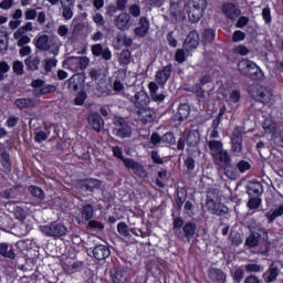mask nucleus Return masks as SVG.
Wrapping results in <instances>:
<instances>
[{"mask_svg": "<svg viewBox=\"0 0 283 283\" xmlns=\"http://www.w3.org/2000/svg\"><path fill=\"white\" fill-rule=\"evenodd\" d=\"M197 230L198 226L196 222L189 221L185 223L182 218H175L172 221V233L176 238H179V240H187V242H191V238L196 235Z\"/></svg>", "mask_w": 283, "mask_h": 283, "instance_id": "nucleus-1", "label": "nucleus"}, {"mask_svg": "<svg viewBox=\"0 0 283 283\" xmlns=\"http://www.w3.org/2000/svg\"><path fill=\"white\" fill-rule=\"evenodd\" d=\"M34 45L40 52H50L54 56H59L61 52V40L56 36L50 39L48 34L38 35L34 39Z\"/></svg>", "mask_w": 283, "mask_h": 283, "instance_id": "nucleus-2", "label": "nucleus"}, {"mask_svg": "<svg viewBox=\"0 0 283 283\" xmlns=\"http://www.w3.org/2000/svg\"><path fill=\"white\" fill-rule=\"evenodd\" d=\"M238 70L240 74L243 76H251V78H258L255 76H260V78H262V76H264V73H262L260 67H258V64L251 60H241L238 63Z\"/></svg>", "mask_w": 283, "mask_h": 283, "instance_id": "nucleus-3", "label": "nucleus"}, {"mask_svg": "<svg viewBox=\"0 0 283 283\" xmlns=\"http://www.w3.org/2000/svg\"><path fill=\"white\" fill-rule=\"evenodd\" d=\"M90 65V57L87 56H70L64 61V67L71 72H81L86 70Z\"/></svg>", "mask_w": 283, "mask_h": 283, "instance_id": "nucleus-4", "label": "nucleus"}, {"mask_svg": "<svg viewBox=\"0 0 283 283\" xmlns=\"http://www.w3.org/2000/svg\"><path fill=\"white\" fill-rule=\"evenodd\" d=\"M113 134L117 138H130L132 137V127L123 117L115 116L113 119Z\"/></svg>", "mask_w": 283, "mask_h": 283, "instance_id": "nucleus-5", "label": "nucleus"}, {"mask_svg": "<svg viewBox=\"0 0 283 283\" xmlns=\"http://www.w3.org/2000/svg\"><path fill=\"white\" fill-rule=\"evenodd\" d=\"M40 231L49 238H63V235L67 234V228L62 223L41 226Z\"/></svg>", "mask_w": 283, "mask_h": 283, "instance_id": "nucleus-6", "label": "nucleus"}, {"mask_svg": "<svg viewBox=\"0 0 283 283\" xmlns=\"http://www.w3.org/2000/svg\"><path fill=\"white\" fill-rule=\"evenodd\" d=\"M250 94L254 101L259 103H269L271 101V92L262 87L261 85H255L250 90Z\"/></svg>", "mask_w": 283, "mask_h": 283, "instance_id": "nucleus-7", "label": "nucleus"}, {"mask_svg": "<svg viewBox=\"0 0 283 283\" xmlns=\"http://www.w3.org/2000/svg\"><path fill=\"white\" fill-rule=\"evenodd\" d=\"M129 101L133 103L137 111L149 106L150 103L149 95L145 91L137 92L134 96L129 97Z\"/></svg>", "mask_w": 283, "mask_h": 283, "instance_id": "nucleus-8", "label": "nucleus"}, {"mask_svg": "<svg viewBox=\"0 0 283 283\" xmlns=\"http://www.w3.org/2000/svg\"><path fill=\"white\" fill-rule=\"evenodd\" d=\"M137 116L143 125H149L156 120V111L149 106H144L137 111Z\"/></svg>", "mask_w": 283, "mask_h": 283, "instance_id": "nucleus-9", "label": "nucleus"}, {"mask_svg": "<svg viewBox=\"0 0 283 283\" xmlns=\"http://www.w3.org/2000/svg\"><path fill=\"white\" fill-rule=\"evenodd\" d=\"M83 266L82 262L76 261L73 258H66L62 261V269L67 273L69 275H72L74 273H78L81 271V268Z\"/></svg>", "mask_w": 283, "mask_h": 283, "instance_id": "nucleus-10", "label": "nucleus"}, {"mask_svg": "<svg viewBox=\"0 0 283 283\" xmlns=\"http://www.w3.org/2000/svg\"><path fill=\"white\" fill-rule=\"evenodd\" d=\"M114 23L117 30H129V28H132V15L126 12L119 13L115 17Z\"/></svg>", "mask_w": 283, "mask_h": 283, "instance_id": "nucleus-11", "label": "nucleus"}, {"mask_svg": "<svg viewBox=\"0 0 283 283\" xmlns=\"http://www.w3.org/2000/svg\"><path fill=\"white\" fill-rule=\"evenodd\" d=\"M198 45H200V34L196 31H191L184 42V50H186V52H193Z\"/></svg>", "mask_w": 283, "mask_h": 283, "instance_id": "nucleus-12", "label": "nucleus"}, {"mask_svg": "<svg viewBox=\"0 0 283 283\" xmlns=\"http://www.w3.org/2000/svg\"><path fill=\"white\" fill-rule=\"evenodd\" d=\"M231 151L234 156L242 154V134L240 129H234L231 137Z\"/></svg>", "mask_w": 283, "mask_h": 283, "instance_id": "nucleus-13", "label": "nucleus"}, {"mask_svg": "<svg viewBox=\"0 0 283 283\" xmlns=\"http://www.w3.org/2000/svg\"><path fill=\"white\" fill-rule=\"evenodd\" d=\"M169 78H171V64L164 66L155 74V80L158 85H167V81H169Z\"/></svg>", "mask_w": 283, "mask_h": 283, "instance_id": "nucleus-14", "label": "nucleus"}, {"mask_svg": "<svg viewBox=\"0 0 283 283\" xmlns=\"http://www.w3.org/2000/svg\"><path fill=\"white\" fill-rule=\"evenodd\" d=\"M124 165L127 169H132L134 174L140 178H145V176H147L145 167H143L140 163L135 161L134 159H124Z\"/></svg>", "mask_w": 283, "mask_h": 283, "instance_id": "nucleus-15", "label": "nucleus"}, {"mask_svg": "<svg viewBox=\"0 0 283 283\" xmlns=\"http://www.w3.org/2000/svg\"><path fill=\"white\" fill-rule=\"evenodd\" d=\"M93 56H102L104 61H112V51L108 48H103V44H94L91 46Z\"/></svg>", "mask_w": 283, "mask_h": 283, "instance_id": "nucleus-16", "label": "nucleus"}, {"mask_svg": "<svg viewBox=\"0 0 283 283\" xmlns=\"http://www.w3.org/2000/svg\"><path fill=\"white\" fill-rule=\"evenodd\" d=\"M212 160L217 167H223L231 163V154H229V150L223 148L212 157Z\"/></svg>", "mask_w": 283, "mask_h": 283, "instance_id": "nucleus-17", "label": "nucleus"}, {"mask_svg": "<svg viewBox=\"0 0 283 283\" xmlns=\"http://www.w3.org/2000/svg\"><path fill=\"white\" fill-rule=\"evenodd\" d=\"M101 185H103V182L94 178L84 179L78 182V187L80 189H83V191H94L96 189H101Z\"/></svg>", "mask_w": 283, "mask_h": 283, "instance_id": "nucleus-18", "label": "nucleus"}, {"mask_svg": "<svg viewBox=\"0 0 283 283\" xmlns=\"http://www.w3.org/2000/svg\"><path fill=\"white\" fill-rule=\"evenodd\" d=\"M185 11L187 12L189 21H191V23H198V21H200V19H202V15L205 14V9L189 7V4H186Z\"/></svg>", "mask_w": 283, "mask_h": 283, "instance_id": "nucleus-19", "label": "nucleus"}, {"mask_svg": "<svg viewBox=\"0 0 283 283\" xmlns=\"http://www.w3.org/2000/svg\"><path fill=\"white\" fill-rule=\"evenodd\" d=\"M65 1H61L62 17L63 19H65V21H70V19L74 17V6L76 3V0H65Z\"/></svg>", "mask_w": 283, "mask_h": 283, "instance_id": "nucleus-20", "label": "nucleus"}, {"mask_svg": "<svg viewBox=\"0 0 283 283\" xmlns=\"http://www.w3.org/2000/svg\"><path fill=\"white\" fill-rule=\"evenodd\" d=\"M83 83H85V75L83 74H75L66 81L67 88L72 92H76Z\"/></svg>", "mask_w": 283, "mask_h": 283, "instance_id": "nucleus-21", "label": "nucleus"}, {"mask_svg": "<svg viewBox=\"0 0 283 283\" xmlns=\"http://www.w3.org/2000/svg\"><path fill=\"white\" fill-rule=\"evenodd\" d=\"M93 255L95 260L103 261V260H107V258L112 255V251L107 245L99 244L94 248Z\"/></svg>", "mask_w": 283, "mask_h": 283, "instance_id": "nucleus-22", "label": "nucleus"}, {"mask_svg": "<svg viewBox=\"0 0 283 283\" xmlns=\"http://www.w3.org/2000/svg\"><path fill=\"white\" fill-rule=\"evenodd\" d=\"M88 125L95 129V132H101L105 127V122L98 113H92L88 115Z\"/></svg>", "mask_w": 283, "mask_h": 283, "instance_id": "nucleus-23", "label": "nucleus"}, {"mask_svg": "<svg viewBox=\"0 0 283 283\" xmlns=\"http://www.w3.org/2000/svg\"><path fill=\"white\" fill-rule=\"evenodd\" d=\"M222 12L223 14L233 21V19H238L240 17L241 11L235 7L233 3H226L222 6Z\"/></svg>", "mask_w": 283, "mask_h": 283, "instance_id": "nucleus-24", "label": "nucleus"}, {"mask_svg": "<svg viewBox=\"0 0 283 283\" xmlns=\"http://www.w3.org/2000/svg\"><path fill=\"white\" fill-rule=\"evenodd\" d=\"M149 19L142 17L139 19V27L135 28V34L136 36H147V34L149 33Z\"/></svg>", "mask_w": 283, "mask_h": 283, "instance_id": "nucleus-25", "label": "nucleus"}, {"mask_svg": "<svg viewBox=\"0 0 283 283\" xmlns=\"http://www.w3.org/2000/svg\"><path fill=\"white\" fill-rule=\"evenodd\" d=\"M208 149H209L210 156H212V158H213L217 154H219L220 151H222L224 149V144H222V142H220V140L209 139L208 140Z\"/></svg>", "mask_w": 283, "mask_h": 283, "instance_id": "nucleus-26", "label": "nucleus"}, {"mask_svg": "<svg viewBox=\"0 0 283 283\" xmlns=\"http://www.w3.org/2000/svg\"><path fill=\"white\" fill-rule=\"evenodd\" d=\"M264 189L262 188V184L251 181L248 185V195L250 197L258 198V196H262Z\"/></svg>", "mask_w": 283, "mask_h": 283, "instance_id": "nucleus-27", "label": "nucleus"}, {"mask_svg": "<svg viewBox=\"0 0 283 283\" xmlns=\"http://www.w3.org/2000/svg\"><path fill=\"white\" fill-rule=\"evenodd\" d=\"M0 255H2V258H7L8 260H14V258H17L14 249L8 243H0Z\"/></svg>", "mask_w": 283, "mask_h": 283, "instance_id": "nucleus-28", "label": "nucleus"}, {"mask_svg": "<svg viewBox=\"0 0 283 283\" xmlns=\"http://www.w3.org/2000/svg\"><path fill=\"white\" fill-rule=\"evenodd\" d=\"M188 147H198L200 145V132L195 129L191 130L186 139Z\"/></svg>", "mask_w": 283, "mask_h": 283, "instance_id": "nucleus-29", "label": "nucleus"}, {"mask_svg": "<svg viewBox=\"0 0 283 283\" xmlns=\"http://www.w3.org/2000/svg\"><path fill=\"white\" fill-rule=\"evenodd\" d=\"M277 275H280V269L277 265L272 264L270 269L263 274L265 282H275L277 280Z\"/></svg>", "mask_w": 283, "mask_h": 283, "instance_id": "nucleus-30", "label": "nucleus"}, {"mask_svg": "<svg viewBox=\"0 0 283 283\" xmlns=\"http://www.w3.org/2000/svg\"><path fill=\"white\" fill-rule=\"evenodd\" d=\"M14 105L18 109H30V107L36 105V101H34V98H18L15 99Z\"/></svg>", "mask_w": 283, "mask_h": 283, "instance_id": "nucleus-31", "label": "nucleus"}, {"mask_svg": "<svg viewBox=\"0 0 283 283\" xmlns=\"http://www.w3.org/2000/svg\"><path fill=\"white\" fill-rule=\"evenodd\" d=\"M223 168L224 176L229 178L230 180H238L239 174L238 169L230 164H226L224 166H221Z\"/></svg>", "mask_w": 283, "mask_h": 283, "instance_id": "nucleus-32", "label": "nucleus"}, {"mask_svg": "<svg viewBox=\"0 0 283 283\" xmlns=\"http://www.w3.org/2000/svg\"><path fill=\"white\" fill-rule=\"evenodd\" d=\"M13 39L18 41L19 48H23V45H28V43H30L31 41L30 36L25 35L23 31H15L13 33Z\"/></svg>", "mask_w": 283, "mask_h": 283, "instance_id": "nucleus-33", "label": "nucleus"}, {"mask_svg": "<svg viewBox=\"0 0 283 283\" xmlns=\"http://www.w3.org/2000/svg\"><path fill=\"white\" fill-rule=\"evenodd\" d=\"M209 275L213 282H224L227 280V275H224V272L220 269H210Z\"/></svg>", "mask_w": 283, "mask_h": 283, "instance_id": "nucleus-34", "label": "nucleus"}, {"mask_svg": "<svg viewBox=\"0 0 283 283\" xmlns=\"http://www.w3.org/2000/svg\"><path fill=\"white\" fill-rule=\"evenodd\" d=\"M25 65L28 70H31V72H36V70H39V65H41V59L39 56H29L25 60Z\"/></svg>", "mask_w": 283, "mask_h": 283, "instance_id": "nucleus-35", "label": "nucleus"}, {"mask_svg": "<svg viewBox=\"0 0 283 283\" xmlns=\"http://www.w3.org/2000/svg\"><path fill=\"white\" fill-rule=\"evenodd\" d=\"M240 91H232L229 97L227 98V103L228 105L232 106V109H238V103H240Z\"/></svg>", "mask_w": 283, "mask_h": 283, "instance_id": "nucleus-36", "label": "nucleus"}, {"mask_svg": "<svg viewBox=\"0 0 283 283\" xmlns=\"http://www.w3.org/2000/svg\"><path fill=\"white\" fill-rule=\"evenodd\" d=\"M177 114L179 116V120H187V118H189V115L191 114V108L189 107V104H180Z\"/></svg>", "mask_w": 283, "mask_h": 283, "instance_id": "nucleus-37", "label": "nucleus"}, {"mask_svg": "<svg viewBox=\"0 0 283 283\" xmlns=\"http://www.w3.org/2000/svg\"><path fill=\"white\" fill-rule=\"evenodd\" d=\"M185 92H191L192 94H196L197 98H205V90H202V86H200V84H195L193 86L186 87Z\"/></svg>", "mask_w": 283, "mask_h": 283, "instance_id": "nucleus-38", "label": "nucleus"}, {"mask_svg": "<svg viewBox=\"0 0 283 283\" xmlns=\"http://www.w3.org/2000/svg\"><path fill=\"white\" fill-rule=\"evenodd\" d=\"M0 52H8V32L0 29Z\"/></svg>", "mask_w": 283, "mask_h": 283, "instance_id": "nucleus-39", "label": "nucleus"}, {"mask_svg": "<svg viewBox=\"0 0 283 283\" xmlns=\"http://www.w3.org/2000/svg\"><path fill=\"white\" fill-rule=\"evenodd\" d=\"M263 129L265 132V134H273V132H275L277 124H275V122H273V119L271 118H266L263 122Z\"/></svg>", "mask_w": 283, "mask_h": 283, "instance_id": "nucleus-40", "label": "nucleus"}, {"mask_svg": "<svg viewBox=\"0 0 283 283\" xmlns=\"http://www.w3.org/2000/svg\"><path fill=\"white\" fill-rule=\"evenodd\" d=\"M82 218L84 220H92V218H94V207H92V205L83 206Z\"/></svg>", "mask_w": 283, "mask_h": 283, "instance_id": "nucleus-41", "label": "nucleus"}, {"mask_svg": "<svg viewBox=\"0 0 283 283\" xmlns=\"http://www.w3.org/2000/svg\"><path fill=\"white\" fill-rule=\"evenodd\" d=\"M262 205V199L259 197H251L247 203V207L252 210L255 211L258 209H260V206Z\"/></svg>", "mask_w": 283, "mask_h": 283, "instance_id": "nucleus-42", "label": "nucleus"}, {"mask_svg": "<svg viewBox=\"0 0 283 283\" xmlns=\"http://www.w3.org/2000/svg\"><path fill=\"white\" fill-rule=\"evenodd\" d=\"M119 63L122 65H129V63H132V52H129V50L122 51L119 55Z\"/></svg>", "mask_w": 283, "mask_h": 283, "instance_id": "nucleus-43", "label": "nucleus"}, {"mask_svg": "<svg viewBox=\"0 0 283 283\" xmlns=\"http://www.w3.org/2000/svg\"><path fill=\"white\" fill-rule=\"evenodd\" d=\"M29 191H30L31 196H34V198H38V200H44V198H45L43 190L36 186H30Z\"/></svg>", "mask_w": 283, "mask_h": 283, "instance_id": "nucleus-44", "label": "nucleus"}, {"mask_svg": "<svg viewBox=\"0 0 283 283\" xmlns=\"http://www.w3.org/2000/svg\"><path fill=\"white\" fill-rule=\"evenodd\" d=\"M186 6H189V8L207 10V0H190Z\"/></svg>", "mask_w": 283, "mask_h": 283, "instance_id": "nucleus-45", "label": "nucleus"}, {"mask_svg": "<svg viewBox=\"0 0 283 283\" xmlns=\"http://www.w3.org/2000/svg\"><path fill=\"white\" fill-rule=\"evenodd\" d=\"M260 242V234L252 233L250 237L247 238L245 244L247 247H258V243Z\"/></svg>", "mask_w": 283, "mask_h": 283, "instance_id": "nucleus-46", "label": "nucleus"}, {"mask_svg": "<svg viewBox=\"0 0 283 283\" xmlns=\"http://www.w3.org/2000/svg\"><path fill=\"white\" fill-rule=\"evenodd\" d=\"M59 60L55 57H48L44 60V70L45 72H50L53 67H56Z\"/></svg>", "mask_w": 283, "mask_h": 283, "instance_id": "nucleus-47", "label": "nucleus"}, {"mask_svg": "<svg viewBox=\"0 0 283 283\" xmlns=\"http://www.w3.org/2000/svg\"><path fill=\"white\" fill-rule=\"evenodd\" d=\"M212 213L213 216H226V213H229V208L218 202Z\"/></svg>", "mask_w": 283, "mask_h": 283, "instance_id": "nucleus-48", "label": "nucleus"}, {"mask_svg": "<svg viewBox=\"0 0 283 283\" xmlns=\"http://www.w3.org/2000/svg\"><path fill=\"white\" fill-rule=\"evenodd\" d=\"M266 216H268L269 220L271 222H273V220H275V218H280L281 216H283V206H280L272 212H268Z\"/></svg>", "mask_w": 283, "mask_h": 283, "instance_id": "nucleus-49", "label": "nucleus"}, {"mask_svg": "<svg viewBox=\"0 0 283 283\" xmlns=\"http://www.w3.org/2000/svg\"><path fill=\"white\" fill-rule=\"evenodd\" d=\"M56 92V86L54 85H44L40 90V94H36V96H43L45 94H54Z\"/></svg>", "mask_w": 283, "mask_h": 283, "instance_id": "nucleus-50", "label": "nucleus"}, {"mask_svg": "<svg viewBox=\"0 0 283 283\" xmlns=\"http://www.w3.org/2000/svg\"><path fill=\"white\" fill-rule=\"evenodd\" d=\"M57 34L61 36V39H67L70 35V27H67V24H61L57 28Z\"/></svg>", "mask_w": 283, "mask_h": 283, "instance_id": "nucleus-51", "label": "nucleus"}, {"mask_svg": "<svg viewBox=\"0 0 283 283\" xmlns=\"http://www.w3.org/2000/svg\"><path fill=\"white\" fill-rule=\"evenodd\" d=\"M237 169L240 171V174H245V171H249V169H251V164L247 160H240L237 164Z\"/></svg>", "mask_w": 283, "mask_h": 283, "instance_id": "nucleus-52", "label": "nucleus"}, {"mask_svg": "<svg viewBox=\"0 0 283 283\" xmlns=\"http://www.w3.org/2000/svg\"><path fill=\"white\" fill-rule=\"evenodd\" d=\"M87 98V93L85 91H81L80 93H77V95L75 96V105H84L85 99Z\"/></svg>", "mask_w": 283, "mask_h": 283, "instance_id": "nucleus-53", "label": "nucleus"}, {"mask_svg": "<svg viewBox=\"0 0 283 283\" xmlns=\"http://www.w3.org/2000/svg\"><path fill=\"white\" fill-rule=\"evenodd\" d=\"M203 39L207 43H211L216 39V31L213 29H207L203 32Z\"/></svg>", "mask_w": 283, "mask_h": 283, "instance_id": "nucleus-54", "label": "nucleus"}, {"mask_svg": "<svg viewBox=\"0 0 283 283\" xmlns=\"http://www.w3.org/2000/svg\"><path fill=\"white\" fill-rule=\"evenodd\" d=\"M161 143H164V145H174V143H176V137L172 135V133H166L161 137Z\"/></svg>", "mask_w": 283, "mask_h": 283, "instance_id": "nucleus-55", "label": "nucleus"}, {"mask_svg": "<svg viewBox=\"0 0 283 283\" xmlns=\"http://www.w3.org/2000/svg\"><path fill=\"white\" fill-rule=\"evenodd\" d=\"M49 136H50V132L39 130L35 134V140H36V143H43V142L48 140Z\"/></svg>", "mask_w": 283, "mask_h": 283, "instance_id": "nucleus-56", "label": "nucleus"}, {"mask_svg": "<svg viewBox=\"0 0 283 283\" xmlns=\"http://www.w3.org/2000/svg\"><path fill=\"white\" fill-rule=\"evenodd\" d=\"M112 280L114 283H125V274L123 273V271H116L113 275H112Z\"/></svg>", "mask_w": 283, "mask_h": 283, "instance_id": "nucleus-57", "label": "nucleus"}, {"mask_svg": "<svg viewBox=\"0 0 283 283\" xmlns=\"http://www.w3.org/2000/svg\"><path fill=\"white\" fill-rule=\"evenodd\" d=\"M128 12H129L130 17L138 19V17H140V6H138V4L130 6L128 9Z\"/></svg>", "mask_w": 283, "mask_h": 283, "instance_id": "nucleus-58", "label": "nucleus"}, {"mask_svg": "<svg viewBox=\"0 0 283 283\" xmlns=\"http://www.w3.org/2000/svg\"><path fill=\"white\" fill-rule=\"evenodd\" d=\"M117 231L124 238H127V235H129V229L127 228L125 222H120V223L117 224Z\"/></svg>", "mask_w": 283, "mask_h": 283, "instance_id": "nucleus-59", "label": "nucleus"}, {"mask_svg": "<svg viewBox=\"0 0 283 283\" xmlns=\"http://www.w3.org/2000/svg\"><path fill=\"white\" fill-rule=\"evenodd\" d=\"M160 143H163V137H160V135H158V133H153L150 136V146L151 148L156 147V145H160Z\"/></svg>", "mask_w": 283, "mask_h": 283, "instance_id": "nucleus-60", "label": "nucleus"}, {"mask_svg": "<svg viewBox=\"0 0 283 283\" xmlns=\"http://www.w3.org/2000/svg\"><path fill=\"white\" fill-rule=\"evenodd\" d=\"M13 216L17 218V220H25V210H23V208L17 207L13 211Z\"/></svg>", "mask_w": 283, "mask_h": 283, "instance_id": "nucleus-61", "label": "nucleus"}, {"mask_svg": "<svg viewBox=\"0 0 283 283\" xmlns=\"http://www.w3.org/2000/svg\"><path fill=\"white\" fill-rule=\"evenodd\" d=\"M175 60L177 61V63H185V61H186L185 50L178 49L175 54Z\"/></svg>", "mask_w": 283, "mask_h": 283, "instance_id": "nucleus-62", "label": "nucleus"}, {"mask_svg": "<svg viewBox=\"0 0 283 283\" xmlns=\"http://www.w3.org/2000/svg\"><path fill=\"white\" fill-rule=\"evenodd\" d=\"M13 72H15L19 76H21V74H23V62L15 61L13 63Z\"/></svg>", "mask_w": 283, "mask_h": 283, "instance_id": "nucleus-63", "label": "nucleus"}, {"mask_svg": "<svg viewBox=\"0 0 283 283\" xmlns=\"http://www.w3.org/2000/svg\"><path fill=\"white\" fill-rule=\"evenodd\" d=\"M272 139L279 147H283V129L280 132L279 137L275 134L272 135Z\"/></svg>", "mask_w": 283, "mask_h": 283, "instance_id": "nucleus-64", "label": "nucleus"}]
</instances>
